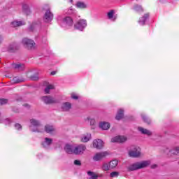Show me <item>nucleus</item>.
<instances>
[{
  "instance_id": "obj_1",
  "label": "nucleus",
  "mask_w": 179,
  "mask_h": 179,
  "mask_svg": "<svg viewBox=\"0 0 179 179\" xmlns=\"http://www.w3.org/2000/svg\"><path fill=\"white\" fill-rule=\"evenodd\" d=\"M150 165V161L137 162L130 164L127 166V171H136L142 169H146L148 166Z\"/></svg>"
},
{
  "instance_id": "obj_48",
  "label": "nucleus",
  "mask_w": 179,
  "mask_h": 179,
  "mask_svg": "<svg viewBox=\"0 0 179 179\" xmlns=\"http://www.w3.org/2000/svg\"><path fill=\"white\" fill-rule=\"evenodd\" d=\"M24 107H29V105L28 104H25V105H24Z\"/></svg>"
},
{
  "instance_id": "obj_23",
  "label": "nucleus",
  "mask_w": 179,
  "mask_h": 179,
  "mask_svg": "<svg viewBox=\"0 0 179 179\" xmlns=\"http://www.w3.org/2000/svg\"><path fill=\"white\" fill-rule=\"evenodd\" d=\"M122 118H124V110L120 109V110L117 111V115H116L115 119H116L117 121H120V120H122Z\"/></svg>"
},
{
  "instance_id": "obj_18",
  "label": "nucleus",
  "mask_w": 179,
  "mask_h": 179,
  "mask_svg": "<svg viewBox=\"0 0 179 179\" xmlns=\"http://www.w3.org/2000/svg\"><path fill=\"white\" fill-rule=\"evenodd\" d=\"M11 66L13 69H17V71H24V64H12Z\"/></svg>"
},
{
  "instance_id": "obj_39",
  "label": "nucleus",
  "mask_w": 179,
  "mask_h": 179,
  "mask_svg": "<svg viewBox=\"0 0 179 179\" xmlns=\"http://www.w3.org/2000/svg\"><path fill=\"white\" fill-rule=\"evenodd\" d=\"M15 127L18 130L20 131L22 129V125L19 123L15 124Z\"/></svg>"
},
{
  "instance_id": "obj_13",
  "label": "nucleus",
  "mask_w": 179,
  "mask_h": 179,
  "mask_svg": "<svg viewBox=\"0 0 179 179\" xmlns=\"http://www.w3.org/2000/svg\"><path fill=\"white\" fill-rule=\"evenodd\" d=\"M46 132L47 134H54L55 132V127L51 124H46L43 129V131Z\"/></svg>"
},
{
  "instance_id": "obj_21",
  "label": "nucleus",
  "mask_w": 179,
  "mask_h": 179,
  "mask_svg": "<svg viewBox=\"0 0 179 179\" xmlns=\"http://www.w3.org/2000/svg\"><path fill=\"white\" fill-rule=\"evenodd\" d=\"M76 6L78 8V9H86L87 8V5L83 1H77Z\"/></svg>"
},
{
  "instance_id": "obj_2",
  "label": "nucleus",
  "mask_w": 179,
  "mask_h": 179,
  "mask_svg": "<svg viewBox=\"0 0 179 179\" xmlns=\"http://www.w3.org/2000/svg\"><path fill=\"white\" fill-rule=\"evenodd\" d=\"M29 129L31 131V132H44V129L43 128V125L41 124V122H40V120L32 118L29 120Z\"/></svg>"
},
{
  "instance_id": "obj_32",
  "label": "nucleus",
  "mask_w": 179,
  "mask_h": 179,
  "mask_svg": "<svg viewBox=\"0 0 179 179\" xmlns=\"http://www.w3.org/2000/svg\"><path fill=\"white\" fill-rule=\"evenodd\" d=\"M13 83H21V82H24V79H20L17 77H14L13 78Z\"/></svg>"
},
{
  "instance_id": "obj_12",
  "label": "nucleus",
  "mask_w": 179,
  "mask_h": 179,
  "mask_svg": "<svg viewBox=\"0 0 179 179\" xmlns=\"http://www.w3.org/2000/svg\"><path fill=\"white\" fill-rule=\"evenodd\" d=\"M66 153L69 155H75V146L66 144L64 147Z\"/></svg>"
},
{
  "instance_id": "obj_29",
  "label": "nucleus",
  "mask_w": 179,
  "mask_h": 179,
  "mask_svg": "<svg viewBox=\"0 0 179 179\" xmlns=\"http://www.w3.org/2000/svg\"><path fill=\"white\" fill-rule=\"evenodd\" d=\"M54 90V85H48L47 87L45 88L44 92L45 94H50V90Z\"/></svg>"
},
{
  "instance_id": "obj_50",
  "label": "nucleus",
  "mask_w": 179,
  "mask_h": 179,
  "mask_svg": "<svg viewBox=\"0 0 179 179\" xmlns=\"http://www.w3.org/2000/svg\"><path fill=\"white\" fill-rule=\"evenodd\" d=\"M178 164H179V161H178Z\"/></svg>"
},
{
  "instance_id": "obj_34",
  "label": "nucleus",
  "mask_w": 179,
  "mask_h": 179,
  "mask_svg": "<svg viewBox=\"0 0 179 179\" xmlns=\"http://www.w3.org/2000/svg\"><path fill=\"white\" fill-rule=\"evenodd\" d=\"M134 10H136V12H143V8H142L141 6L136 5L134 6Z\"/></svg>"
},
{
  "instance_id": "obj_8",
  "label": "nucleus",
  "mask_w": 179,
  "mask_h": 179,
  "mask_svg": "<svg viewBox=\"0 0 179 179\" xmlns=\"http://www.w3.org/2000/svg\"><path fill=\"white\" fill-rule=\"evenodd\" d=\"M86 150V145L80 144L74 147V155H83Z\"/></svg>"
},
{
  "instance_id": "obj_45",
  "label": "nucleus",
  "mask_w": 179,
  "mask_h": 179,
  "mask_svg": "<svg viewBox=\"0 0 179 179\" xmlns=\"http://www.w3.org/2000/svg\"><path fill=\"white\" fill-rule=\"evenodd\" d=\"M56 73H57V71H52V72L50 73V75L54 76V75H55Z\"/></svg>"
},
{
  "instance_id": "obj_27",
  "label": "nucleus",
  "mask_w": 179,
  "mask_h": 179,
  "mask_svg": "<svg viewBox=\"0 0 179 179\" xmlns=\"http://www.w3.org/2000/svg\"><path fill=\"white\" fill-rule=\"evenodd\" d=\"M101 169L103 171H109V170H111L110 168V164L107 162H103Z\"/></svg>"
},
{
  "instance_id": "obj_9",
  "label": "nucleus",
  "mask_w": 179,
  "mask_h": 179,
  "mask_svg": "<svg viewBox=\"0 0 179 179\" xmlns=\"http://www.w3.org/2000/svg\"><path fill=\"white\" fill-rule=\"evenodd\" d=\"M129 156L130 157H139L141 156V148L139 147L134 148L129 151Z\"/></svg>"
},
{
  "instance_id": "obj_38",
  "label": "nucleus",
  "mask_w": 179,
  "mask_h": 179,
  "mask_svg": "<svg viewBox=\"0 0 179 179\" xmlns=\"http://www.w3.org/2000/svg\"><path fill=\"white\" fill-rule=\"evenodd\" d=\"M87 120L90 121V125H94V124H96V120L94 119H90L88 117Z\"/></svg>"
},
{
  "instance_id": "obj_24",
  "label": "nucleus",
  "mask_w": 179,
  "mask_h": 179,
  "mask_svg": "<svg viewBox=\"0 0 179 179\" xmlns=\"http://www.w3.org/2000/svg\"><path fill=\"white\" fill-rule=\"evenodd\" d=\"M91 139H92V134H87L82 136L81 142H84V143L89 142V141H90Z\"/></svg>"
},
{
  "instance_id": "obj_46",
  "label": "nucleus",
  "mask_w": 179,
  "mask_h": 179,
  "mask_svg": "<svg viewBox=\"0 0 179 179\" xmlns=\"http://www.w3.org/2000/svg\"><path fill=\"white\" fill-rule=\"evenodd\" d=\"M33 27H34V25L32 24L31 27H30V30L33 31Z\"/></svg>"
},
{
  "instance_id": "obj_17",
  "label": "nucleus",
  "mask_w": 179,
  "mask_h": 179,
  "mask_svg": "<svg viewBox=\"0 0 179 179\" xmlns=\"http://www.w3.org/2000/svg\"><path fill=\"white\" fill-rule=\"evenodd\" d=\"M52 143V140L49 138H45V141L42 143V146L47 149V148H50L51 146V144Z\"/></svg>"
},
{
  "instance_id": "obj_47",
  "label": "nucleus",
  "mask_w": 179,
  "mask_h": 179,
  "mask_svg": "<svg viewBox=\"0 0 179 179\" xmlns=\"http://www.w3.org/2000/svg\"><path fill=\"white\" fill-rule=\"evenodd\" d=\"M2 43V36H0V44Z\"/></svg>"
},
{
  "instance_id": "obj_30",
  "label": "nucleus",
  "mask_w": 179,
  "mask_h": 179,
  "mask_svg": "<svg viewBox=\"0 0 179 179\" xmlns=\"http://www.w3.org/2000/svg\"><path fill=\"white\" fill-rule=\"evenodd\" d=\"M87 173L90 176V179H97V175L92 171H87Z\"/></svg>"
},
{
  "instance_id": "obj_35",
  "label": "nucleus",
  "mask_w": 179,
  "mask_h": 179,
  "mask_svg": "<svg viewBox=\"0 0 179 179\" xmlns=\"http://www.w3.org/2000/svg\"><path fill=\"white\" fill-rule=\"evenodd\" d=\"M110 177L111 178H114V177H118V176H120V173L117 171H113L112 173H110Z\"/></svg>"
},
{
  "instance_id": "obj_4",
  "label": "nucleus",
  "mask_w": 179,
  "mask_h": 179,
  "mask_svg": "<svg viewBox=\"0 0 179 179\" xmlns=\"http://www.w3.org/2000/svg\"><path fill=\"white\" fill-rule=\"evenodd\" d=\"M22 43L24 47L28 48V50H34V48H36V43H34V41L31 39L24 38Z\"/></svg>"
},
{
  "instance_id": "obj_44",
  "label": "nucleus",
  "mask_w": 179,
  "mask_h": 179,
  "mask_svg": "<svg viewBox=\"0 0 179 179\" xmlns=\"http://www.w3.org/2000/svg\"><path fill=\"white\" fill-rule=\"evenodd\" d=\"M157 164H154L151 166V169H157Z\"/></svg>"
},
{
  "instance_id": "obj_3",
  "label": "nucleus",
  "mask_w": 179,
  "mask_h": 179,
  "mask_svg": "<svg viewBox=\"0 0 179 179\" xmlns=\"http://www.w3.org/2000/svg\"><path fill=\"white\" fill-rule=\"evenodd\" d=\"M107 156H110V152L108 151H103L96 152L92 157L94 162H101L103 159H106Z\"/></svg>"
},
{
  "instance_id": "obj_11",
  "label": "nucleus",
  "mask_w": 179,
  "mask_h": 179,
  "mask_svg": "<svg viewBox=\"0 0 179 179\" xmlns=\"http://www.w3.org/2000/svg\"><path fill=\"white\" fill-rule=\"evenodd\" d=\"M103 146L104 143L101 139L94 140L93 141V147L95 148V149H103Z\"/></svg>"
},
{
  "instance_id": "obj_28",
  "label": "nucleus",
  "mask_w": 179,
  "mask_h": 179,
  "mask_svg": "<svg viewBox=\"0 0 179 179\" xmlns=\"http://www.w3.org/2000/svg\"><path fill=\"white\" fill-rule=\"evenodd\" d=\"M22 10L24 13H26V15H30V8L29 7V5L27 4H23L22 5Z\"/></svg>"
},
{
  "instance_id": "obj_42",
  "label": "nucleus",
  "mask_w": 179,
  "mask_h": 179,
  "mask_svg": "<svg viewBox=\"0 0 179 179\" xmlns=\"http://www.w3.org/2000/svg\"><path fill=\"white\" fill-rule=\"evenodd\" d=\"M10 120H9V119H6L5 120H4V124H6V125H9V124H10Z\"/></svg>"
},
{
  "instance_id": "obj_19",
  "label": "nucleus",
  "mask_w": 179,
  "mask_h": 179,
  "mask_svg": "<svg viewBox=\"0 0 179 179\" xmlns=\"http://www.w3.org/2000/svg\"><path fill=\"white\" fill-rule=\"evenodd\" d=\"M99 128L103 131H107V129H110V123L107 122H101L99 123Z\"/></svg>"
},
{
  "instance_id": "obj_49",
  "label": "nucleus",
  "mask_w": 179,
  "mask_h": 179,
  "mask_svg": "<svg viewBox=\"0 0 179 179\" xmlns=\"http://www.w3.org/2000/svg\"><path fill=\"white\" fill-rule=\"evenodd\" d=\"M71 2H73V1L71 0Z\"/></svg>"
},
{
  "instance_id": "obj_41",
  "label": "nucleus",
  "mask_w": 179,
  "mask_h": 179,
  "mask_svg": "<svg viewBox=\"0 0 179 179\" xmlns=\"http://www.w3.org/2000/svg\"><path fill=\"white\" fill-rule=\"evenodd\" d=\"M71 99H73L74 100H78V99H79V97L76 94H72Z\"/></svg>"
},
{
  "instance_id": "obj_16",
  "label": "nucleus",
  "mask_w": 179,
  "mask_h": 179,
  "mask_svg": "<svg viewBox=\"0 0 179 179\" xmlns=\"http://www.w3.org/2000/svg\"><path fill=\"white\" fill-rule=\"evenodd\" d=\"M138 130L139 131V132H141V134H143V135H148V136H152V135L151 131L148 130L143 127H138Z\"/></svg>"
},
{
  "instance_id": "obj_33",
  "label": "nucleus",
  "mask_w": 179,
  "mask_h": 179,
  "mask_svg": "<svg viewBox=\"0 0 179 179\" xmlns=\"http://www.w3.org/2000/svg\"><path fill=\"white\" fill-rule=\"evenodd\" d=\"M141 117L144 122H146L147 124H150V119H149V117H148L145 115L142 114Z\"/></svg>"
},
{
  "instance_id": "obj_36",
  "label": "nucleus",
  "mask_w": 179,
  "mask_h": 179,
  "mask_svg": "<svg viewBox=\"0 0 179 179\" xmlns=\"http://www.w3.org/2000/svg\"><path fill=\"white\" fill-rule=\"evenodd\" d=\"M8 103V99H0V105L3 106V104H6Z\"/></svg>"
},
{
  "instance_id": "obj_26",
  "label": "nucleus",
  "mask_w": 179,
  "mask_h": 179,
  "mask_svg": "<svg viewBox=\"0 0 179 179\" xmlns=\"http://www.w3.org/2000/svg\"><path fill=\"white\" fill-rule=\"evenodd\" d=\"M117 166H118V161L116 159H113L109 162V167L110 168V170L115 169Z\"/></svg>"
},
{
  "instance_id": "obj_43",
  "label": "nucleus",
  "mask_w": 179,
  "mask_h": 179,
  "mask_svg": "<svg viewBox=\"0 0 179 179\" xmlns=\"http://www.w3.org/2000/svg\"><path fill=\"white\" fill-rule=\"evenodd\" d=\"M173 155H179V147L177 148L174 152H173Z\"/></svg>"
},
{
  "instance_id": "obj_22",
  "label": "nucleus",
  "mask_w": 179,
  "mask_h": 179,
  "mask_svg": "<svg viewBox=\"0 0 179 179\" xmlns=\"http://www.w3.org/2000/svg\"><path fill=\"white\" fill-rule=\"evenodd\" d=\"M148 18H149V13L145 14L144 16L141 17L140 20H138L139 24H141V26H144L146 22V20Z\"/></svg>"
},
{
  "instance_id": "obj_31",
  "label": "nucleus",
  "mask_w": 179,
  "mask_h": 179,
  "mask_svg": "<svg viewBox=\"0 0 179 179\" xmlns=\"http://www.w3.org/2000/svg\"><path fill=\"white\" fill-rule=\"evenodd\" d=\"M76 13V10L73 7H70L67 11L68 15H75Z\"/></svg>"
},
{
  "instance_id": "obj_7",
  "label": "nucleus",
  "mask_w": 179,
  "mask_h": 179,
  "mask_svg": "<svg viewBox=\"0 0 179 179\" xmlns=\"http://www.w3.org/2000/svg\"><path fill=\"white\" fill-rule=\"evenodd\" d=\"M87 26V23L86 22V20H80L75 25V29L77 30H80V31H83V29Z\"/></svg>"
},
{
  "instance_id": "obj_14",
  "label": "nucleus",
  "mask_w": 179,
  "mask_h": 179,
  "mask_svg": "<svg viewBox=\"0 0 179 179\" xmlns=\"http://www.w3.org/2000/svg\"><path fill=\"white\" fill-rule=\"evenodd\" d=\"M72 108V104L69 102H64L61 106L62 111H69Z\"/></svg>"
},
{
  "instance_id": "obj_20",
  "label": "nucleus",
  "mask_w": 179,
  "mask_h": 179,
  "mask_svg": "<svg viewBox=\"0 0 179 179\" xmlns=\"http://www.w3.org/2000/svg\"><path fill=\"white\" fill-rule=\"evenodd\" d=\"M114 13H115L114 10H110L107 13L108 19H109L110 20H113V22H115V20H117V17L114 16Z\"/></svg>"
},
{
  "instance_id": "obj_10",
  "label": "nucleus",
  "mask_w": 179,
  "mask_h": 179,
  "mask_svg": "<svg viewBox=\"0 0 179 179\" xmlns=\"http://www.w3.org/2000/svg\"><path fill=\"white\" fill-rule=\"evenodd\" d=\"M128 138L124 136H117L111 139V142L113 143L117 142L118 143H124V142H127Z\"/></svg>"
},
{
  "instance_id": "obj_6",
  "label": "nucleus",
  "mask_w": 179,
  "mask_h": 179,
  "mask_svg": "<svg viewBox=\"0 0 179 179\" xmlns=\"http://www.w3.org/2000/svg\"><path fill=\"white\" fill-rule=\"evenodd\" d=\"M41 100L45 104H55V103H57L55 98L51 96H43L41 97Z\"/></svg>"
},
{
  "instance_id": "obj_5",
  "label": "nucleus",
  "mask_w": 179,
  "mask_h": 179,
  "mask_svg": "<svg viewBox=\"0 0 179 179\" xmlns=\"http://www.w3.org/2000/svg\"><path fill=\"white\" fill-rule=\"evenodd\" d=\"M54 19V14L51 12V10L48 7L43 16V20L45 23H50Z\"/></svg>"
},
{
  "instance_id": "obj_15",
  "label": "nucleus",
  "mask_w": 179,
  "mask_h": 179,
  "mask_svg": "<svg viewBox=\"0 0 179 179\" xmlns=\"http://www.w3.org/2000/svg\"><path fill=\"white\" fill-rule=\"evenodd\" d=\"M63 23L68 27L73 26V20L71 17H66L63 19Z\"/></svg>"
},
{
  "instance_id": "obj_40",
  "label": "nucleus",
  "mask_w": 179,
  "mask_h": 179,
  "mask_svg": "<svg viewBox=\"0 0 179 179\" xmlns=\"http://www.w3.org/2000/svg\"><path fill=\"white\" fill-rule=\"evenodd\" d=\"M74 164H75L76 166H82V162H80V160L76 159V160L74 161Z\"/></svg>"
},
{
  "instance_id": "obj_25",
  "label": "nucleus",
  "mask_w": 179,
  "mask_h": 179,
  "mask_svg": "<svg viewBox=\"0 0 179 179\" xmlns=\"http://www.w3.org/2000/svg\"><path fill=\"white\" fill-rule=\"evenodd\" d=\"M24 25V22L22 21H14L10 24L11 27H19L20 26Z\"/></svg>"
},
{
  "instance_id": "obj_37",
  "label": "nucleus",
  "mask_w": 179,
  "mask_h": 179,
  "mask_svg": "<svg viewBox=\"0 0 179 179\" xmlns=\"http://www.w3.org/2000/svg\"><path fill=\"white\" fill-rule=\"evenodd\" d=\"M31 80H38V74H34L31 76Z\"/></svg>"
}]
</instances>
